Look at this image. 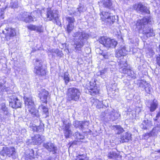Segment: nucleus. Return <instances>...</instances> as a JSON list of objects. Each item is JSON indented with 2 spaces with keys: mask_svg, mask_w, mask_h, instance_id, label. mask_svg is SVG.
I'll use <instances>...</instances> for the list:
<instances>
[{
  "mask_svg": "<svg viewBox=\"0 0 160 160\" xmlns=\"http://www.w3.org/2000/svg\"><path fill=\"white\" fill-rule=\"evenodd\" d=\"M98 3L100 7L109 9L111 8L112 5L111 0H100Z\"/></svg>",
  "mask_w": 160,
  "mask_h": 160,
  "instance_id": "nucleus-16",
  "label": "nucleus"
},
{
  "mask_svg": "<svg viewBox=\"0 0 160 160\" xmlns=\"http://www.w3.org/2000/svg\"><path fill=\"white\" fill-rule=\"evenodd\" d=\"M99 42L107 48H115L117 42L114 39H111L107 37H102L99 39Z\"/></svg>",
  "mask_w": 160,
  "mask_h": 160,
  "instance_id": "nucleus-4",
  "label": "nucleus"
},
{
  "mask_svg": "<svg viewBox=\"0 0 160 160\" xmlns=\"http://www.w3.org/2000/svg\"><path fill=\"white\" fill-rule=\"evenodd\" d=\"M154 125L155 127L150 132L151 137L157 136L158 132L160 131V124H158L157 122H155Z\"/></svg>",
  "mask_w": 160,
  "mask_h": 160,
  "instance_id": "nucleus-20",
  "label": "nucleus"
},
{
  "mask_svg": "<svg viewBox=\"0 0 160 160\" xmlns=\"http://www.w3.org/2000/svg\"><path fill=\"white\" fill-rule=\"evenodd\" d=\"M159 51H160V45L159 46Z\"/></svg>",
  "mask_w": 160,
  "mask_h": 160,
  "instance_id": "nucleus-60",
  "label": "nucleus"
},
{
  "mask_svg": "<svg viewBox=\"0 0 160 160\" xmlns=\"http://www.w3.org/2000/svg\"><path fill=\"white\" fill-rule=\"evenodd\" d=\"M52 52L54 53H56L58 56L61 57L63 55V54L62 53V51H60L58 49H56L52 50Z\"/></svg>",
  "mask_w": 160,
  "mask_h": 160,
  "instance_id": "nucleus-40",
  "label": "nucleus"
},
{
  "mask_svg": "<svg viewBox=\"0 0 160 160\" xmlns=\"http://www.w3.org/2000/svg\"><path fill=\"white\" fill-rule=\"evenodd\" d=\"M36 66L34 69L33 72L37 75L39 76L45 75L46 71L42 67V62L40 60L37 59Z\"/></svg>",
  "mask_w": 160,
  "mask_h": 160,
  "instance_id": "nucleus-5",
  "label": "nucleus"
},
{
  "mask_svg": "<svg viewBox=\"0 0 160 160\" xmlns=\"http://www.w3.org/2000/svg\"><path fill=\"white\" fill-rule=\"evenodd\" d=\"M62 122L64 125L65 126H66L67 125H68V126H71V123H69L68 122H67V120L66 119H63L62 120Z\"/></svg>",
  "mask_w": 160,
  "mask_h": 160,
  "instance_id": "nucleus-52",
  "label": "nucleus"
},
{
  "mask_svg": "<svg viewBox=\"0 0 160 160\" xmlns=\"http://www.w3.org/2000/svg\"><path fill=\"white\" fill-rule=\"evenodd\" d=\"M127 52L126 47L124 46H121L116 50V56L119 58L122 56H125Z\"/></svg>",
  "mask_w": 160,
  "mask_h": 160,
  "instance_id": "nucleus-15",
  "label": "nucleus"
},
{
  "mask_svg": "<svg viewBox=\"0 0 160 160\" xmlns=\"http://www.w3.org/2000/svg\"><path fill=\"white\" fill-rule=\"evenodd\" d=\"M7 108L5 104L4 103H2L0 104V109L2 110H6Z\"/></svg>",
  "mask_w": 160,
  "mask_h": 160,
  "instance_id": "nucleus-51",
  "label": "nucleus"
},
{
  "mask_svg": "<svg viewBox=\"0 0 160 160\" xmlns=\"http://www.w3.org/2000/svg\"><path fill=\"white\" fill-rule=\"evenodd\" d=\"M1 154L3 156H8L14 159L17 157L15 149L13 147L6 148L2 150L1 152Z\"/></svg>",
  "mask_w": 160,
  "mask_h": 160,
  "instance_id": "nucleus-6",
  "label": "nucleus"
},
{
  "mask_svg": "<svg viewBox=\"0 0 160 160\" xmlns=\"http://www.w3.org/2000/svg\"><path fill=\"white\" fill-rule=\"evenodd\" d=\"M160 117V111L158 112V113L157 115L156 116V118L154 119V120L155 122H157V121L158 119V118L159 117Z\"/></svg>",
  "mask_w": 160,
  "mask_h": 160,
  "instance_id": "nucleus-56",
  "label": "nucleus"
},
{
  "mask_svg": "<svg viewBox=\"0 0 160 160\" xmlns=\"http://www.w3.org/2000/svg\"><path fill=\"white\" fill-rule=\"evenodd\" d=\"M127 74L128 76L130 77L133 79L135 78H136L135 74L134 72L130 68L129 69L128 72Z\"/></svg>",
  "mask_w": 160,
  "mask_h": 160,
  "instance_id": "nucleus-42",
  "label": "nucleus"
},
{
  "mask_svg": "<svg viewBox=\"0 0 160 160\" xmlns=\"http://www.w3.org/2000/svg\"><path fill=\"white\" fill-rule=\"evenodd\" d=\"M149 23V19L144 18L141 20L137 21L136 26L138 29L143 28L142 33L146 35L147 37L152 36L154 35L153 30L151 28L148 27H145L147 24Z\"/></svg>",
  "mask_w": 160,
  "mask_h": 160,
  "instance_id": "nucleus-2",
  "label": "nucleus"
},
{
  "mask_svg": "<svg viewBox=\"0 0 160 160\" xmlns=\"http://www.w3.org/2000/svg\"><path fill=\"white\" fill-rule=\"evenodd\" d=\"M104 73V71H101L100 72H99L98 73V75H102Z\"/></svg>",
  "mask_w": 160,
  "mask_h": 160,
  "instance_id": "nucleus-58",
  "label": "nucleus"
},
{
  "mask_svg": "<svg viewBox=\"0 0 160 160\" xmlns=\"http://www.w3.org/2000/svg\"><path fill=\"white\" fill-rule=\"evenodd\" d=\"M157 63L160 66V54H158L156 57Z\"/></svg>",
  "mask_w": 160,
  "mask_h": 160,
  "instance_id": "nucleus-53",
  "label": "nucleus"
},
{
  "mask_svg": "<svg viewBox=\"0 0 160 160\" xmlns=\"http://www.w3.org/2000/svg\"><path fill=\"white\" fill-rule=\"evenodd\" d=\"M112 128L113 129H116L117 131L118 134H120L124 131L123 128L121 126L119 125H114L112 126Z\"/></svg>",
  "mask_w": 160,
  "mask_h": 160,
  "instance_id": "nucleus-31",
  "label": "nucleus"
},
{
  "mask_svg": "<svg viewBox=\"0 0 160 160\" xmlns=\"http://www.w3.org/2000/svg\"><path fill=\"white\" fill-rule=\"evenodd\" d=\"M146 52L147 56L148 58L152 57L155 53L154 51L152 48H148Z\"/></svg>",
  "mask_w": 160,
  "mask_h": 160,
  "instance_id": "nucleus-30",
  "label": "nucleus"
},
{
  "mask_svg": "<svg viewBox=\"0 0 160 160\" xmlns=\"http://www.w3.org/2000/svg\"><path fill=\"white\" fill-rule=\"evenodd\" d=\"M143 138L145 139H147L149 137H151L150 133H146L142 136Z\"/></svg>",
  "mask_w": 160,
  "mask_h": 160,
  "instance_id": "nucleus-49",
  "label": "nucleus"
},
{
  "mask_svg": "<svg viewBox=\"0 0 160 160\" xmlns=\"http://www.w3.org/2000/svg\"><path fill=\"white\" fill-rule=\"evenodd\" d=\"M72 36L74 38L73 46L76 52L81 50L89 37L84 31H79L74 32Z\"/></svg>",
  "mask_w": 160,
  "mask_h": 160,
  "instance_id": "nucleus-1",
  "label": "nucleus"
},
{
  "mask_svg": "<svg viewBox=\"0 0 160 160\" xmlns=\"http://www.w3.org/2000/svg\"><path fill=\"white\" fill-rule=\"evenodd\" d=\"M66 20L68 22V24L74 25V22H75L74 18L72 17H66Z\"/></svg>",
  "mask_w": 160,
  "mask_h": 160,
  "instance_id": "nucleus-32",
  "label": "nucleus"
},
{
  "mask_svg": "<svg viewBox=\"0 0 160 160\" xmlns=\"http://www.w3.org/2000/svg\"><path fill=\"white\" fill-rule=\"evenodd\" d=\"M86 156L85 155L82 154L78 155L76 156L75 160H85Z\"/></svg>",
  "mask_w": 160,
  "mask_h": 160,
  "instance_id": "nucleus-43",
  "label": "nucleus"
},
{
  "mask_svg": "<svg viewBox=\"0 0 160 160\" xmlns=\"http://www.w3.org/2000/svg\"><path fill=\"white\" fill-rule=\"evenodd\" d=\"M74 25L67 24V26L66 31L68 33H70L73 30Z\"/></svg>",
  "mask_w": 160,
  "mask_h": 160,
  "instance_id": "nucleus-37",
  "label": "nucleus"
},
{
  "mask_svg": "<svg viewBox=\"0 0 160 160\" xmlns=\"http://www.w3.org/2000/svg\"><path fill=\"white\" fill-rule=\"evenodd\" d=\"M43 147L48 151L51 152L53 154L57 153V148L55 144L51 142H47L43 144Z\"/></svg>",
  "mask_w": 160,
  "mask_h": 160,
  "instance_id": "nucleus-8",
  "label": "nucleus"
},
{
  "mask_svg": "<svg viewBox=\"0 0 160 160\" xmlns=\"http://www.w3.org/2000/svg\"><path fill=\"white\" fill-rule=\"evenodd\" d=\"M118 154L115 151H112L108 153V157L110 159H114L117 158Z\"/></svg>",
  "mask_w": 160,
  "mask_h": 160,
  "instance_id": "nucleus-25",
  "label": "nucleus"
},
{
  "mask_svg": "<svg viewBox=\"0 0 160 160\" xmlns=\"http://www.w3.org/2000/svg\"><path fill=\"white\" fill-rule=\"evenodd\" d=\"M120 64L121 67H127V66H128V64L127 63V61L126 60L124 61L121 60L120 62Z\"/></svg>",
  "mask_w": 160,
  "mask_h": 160,
  "instance_id": "nucleus-47",
  "label": "nucleus"
},
{
  "mask_svg": "<svg viewBox=\"0 0 160 160\" xmlns=\"http://www.w3.org/2000/svg\"><path fill=\"white\" fill-rule=\"evenodd\" d=\"M73 14L76 16H80V13L78 11V9L73 8L72 10V12L70 14Z\"/></svg>",
  "mask_w": 160,
  "mask_h": 160,
  "instance_id": "nucleus-39",
  "label": "nucleus"
},
{
  "mask_svg": "<svg viewBox=\"0 0 160 160\" xmlns=\"http://www.w3.org/2000/svg\"><path fill=\"white\" fill-rule=\"evenodd\" d=\"M45 139L44 136L37 134L32 138V143L34 145H40Z\"/></svg>",
  "mask_w": 160,
  "mask_h": 160,
  "instance_id": "nucleus-14",
  "label": "nucleus"
},
{
  "mask_svg": "<svg viewBox=\"0 0 160 160\" xmlns=\"http://www.w3.org/2000/svg\"><path fill=\"white\" fill-rule=\"evenodd\" d=\"M91 102L93 103V104L96 105L97 104L98 105L97 106V108L98 109H100L101 108H103V105H99L98 104L99 101L97 99L94 98H91Z\"/></svg>",
  "mask_w": 160,
  "mask_h": 160,
  "instance_id": "nucleus-26",
  "label": "nucleus"
},
{
  "mask_svg": "<svg viewBox=\"0 0 160 160\" xmlns=\"http://www.w3.org/2000/svg\"><path fill=\"white\" fill-rule=\"evenodd\" d=\"M36 111H34V112H32L31 114L33 116H36V117H38V115ZM37 111L38 112V111Z\"/></svg>",
  "mask_w": 160,
  "mask_h": 160,
  "instance_id": "nucleus-55",
  "label": "nucleus"
},
{
  "mask_svg": "<svg viewBox=\"0 0 160 160\" xmlns=\"http://www.w3.org/2000/svg\"><path fill=\"white\" fill-rule=\"evenodd\" d=\"M73 136L77 140L82 139L84 138V135L82 133H80L78 132H76L74 134Z\"/></svg>",
  "mask_w": 160,
  "mask_h": 160,
  "instance_id": "nucleus-28",
  "label": "nucleus"
},
{
  "mask_svg": "<svg viewBox=\"0 0 160 160\" xmlns=\"http://www.w3.org/2000/svg\"><path fill=\"white\" fill-rule=\"evenodd\" d=\"M4 86L2 83L0 82V91H3L4 90Z\"/></svg>",
  "mask_w": 160,
  "mask_h": 160,
  "instance_id": "nucleus-57",
  "label": "nucleus"
},
{
  "mask_svg": "<svg viewBox=\"0 0 160 160\" xmlns=\"http://www.w3.org/2000/svg\"><path fill=\"white\" fill-rule=\"evenodd\" d=\"M24 100L25 104V107L29 110L33 109L34 110L35 109V105L34 104V102L32 100V98L30 97H27L26 96L24 97Z\"/></svg>",
  "mask_w": 160,
  "mask_h": 160,
  "instance_id": "nucleus-11",
  "label": "nucleus"
},
{
  "mask_svg": "<svg viewBox=\"0 0 160 160\" xmlns=\"http://www.w3.org/2000/svg\"><path fill=\"white\" fill-rule=\"evenodd\" d=\"M34 12H36H36H36V11H34Z\"/></svg>",
  "mask_w": 160,
  "mask_h": 160,
  "instance_id": "nucleus-62",
  "label": "nucleus"
},
{
  "mask_svg": "<svg viewBox=\"0 0 160 160\" xmlns=\"http://www.w3.org/2000/svg\"><path fill=\"white\" fill-rule=\"evenodd\" d=\"M51 158L50 157H49L48 159L47 160H51Z\"/></svg>",
  "mask_w": 160,
  "mask_h": 160,
  "instance_id": "nucleus-59",
  "label": "nucleus"
},
{
  "mask_svg": "<svg viewBox=\"0 0 160 160\" xmlns=\"http://www.w3.org/2000/svg\"><path fill=\"white\" fill-rule=\"evenodd\" d=\"M112 14L108 12H102L100 13L101 16V19L103 21H105L106 20L111 16Z\"/></svg>",
  "mask_w": 160,
  "mask_h": 160,
  "instance_id": "nucleus-23",
  "label": "nucleus"
},
{
  "mask_svg": "<svg viewBox=\"0 0 160 160\" xmlns=\"http://www.w3.org/2000/svg\"><path fill=\"white\" fill-rule=\"evenodd\" d=\"M69 74L67 72L64 73L63 76V79L64 80L65 83L67 85L70 81V78L69 76Z\"/></svg>",
  "mask_w": 160,
  "mask_h": 160,
  "instance_id": "nucleus-34",
  "label": "nucleus"
},
{
  "mask_svg": "<svg viewBox=\"0 0 160 160\" xmlns=\"http://www.w3.org/2000/svg\"><path fill=\"white\" fill-rule=\"evenodd\" d=\"M99 92L98 90L94 88H91L89 91L90 94L92 96H95L96 94H98Z\"/></svg>",
  "mask_w": 160,
  "mask_h": 160,
  "instance_id": "nucleus-38",
  "label": "nucleus"
},
{
  "mask_svg": "<svg viewBox=\"0 0 160 160\" xmlns=\"http://www.w3.org/2000/svg\"><path fill=\"white\" fill-rule=\"evenodd\" d=\"M2 33L5 35V38L7 39H9L10 37H13L16 34L15 29L12 28H6Z\"/></svg>",
  "mask_w": 160,
  "mask_h": 160,
  "instance_id": "nucleus-12",
  "label": "nucleus"
},
{
  "mask_svg": "<svg viewBox=\"0 0 160 160\" xmlns=\"http://www.w3.org/2000/svg\"><path fill=\"white\" fill-rule=\"evenodd\" d=\"M101 54L102 55L105 59H108V58L109 53L108 52H102V53H101Z\"/></svg>",
  "mask_w": 160,
  "mask_h": 160,
  "instance_id": "nucleus-50",
  "label": "nucleus"
},
{
  "mask_svg": "<svg viewBox=\"0 0 160 160\" xmlns=\"http://www.w3.org/2000/svg\"><path fill=\"white\" fill-rule=\"evenodd\" d=\"M115 16L112 15L111 16L107 18L105 22L107 25H111L115 22Z\"/></svg>",
  "mask_w": 160,
  "mask_h": 160,
  "instance_id": "nucleus-24",
  "label": "nucleus"
},
{
  "mask_svg": "<svg viewBox=\"0 0 160 160\" xmlns=\"http://www.w3.org/2000/svg\"><path fill=\"white\" fill-rule=\"evenodd\" d=\"M28 29H30L31 30H38V27L36 26L35 25H30L28 26Z\"/></svg>",
  "mask_w": 160,
  "mask_h": 160,
  "instance_id": "nucleus-45",
  "label": "nucleus"
},
{
  "mask_svg": "<svg viewBox=\"0 0 160 160\" xmlns=\"http://www.w3.org/2000/svg\"><path fill=\"white\" fill-rule=\"evenodd\" d=\"M28 12H21L18 16V19L24 21Z\"/></svg>",
  "mask_w": 160,
  "mask_h": 160,
  "instance_id": "nucleus-27",
  "label": "nucleus"
},
{
  "mask_svg": "<svg viewBox=\"0 0 160 160\" xmlns=\"http://www.w3.org/2000/svg\"><path fill=\"white\" fill-rule=\"evenodd\" d=\"M38 109L40 110H44V109H48V108L47 107H46V106H43L42 105H41V106H39L38 107Z\"/></svg>",
  "mask_w": 160,
  "mask_h": 160,
  "instance_id": "nucleus-54",
  "label": "nucleus"
},
{
  "mask_svg": "<svg viewBox=\"0 0 160 160\" xmlns=\"http://www.w3.org/2000/svg\"><path fill=\"white\" fill-rule=\"evenodd\" d=\"M78 11L81 13V12H84L86 10L85 7L82 5L80 4L78 6V7L77 8Z\"/></svg>",
  "mask_w": 160,
  "mask_h": 160,
  "instance_id": "nucleus-44",
  "label": "nucleus"
},
{
  "mask_svg": "<svg viewBox=\"0 0 160 160\" xmlns=\"http://www.w3.org/2000/svg\"><path fill=\"white\" fill-rule=\"evenodd\" d=\"M47 18L49 20L51 21L54 19V23H55L58 25L61 24L60 22L58 20V14L57 11L48 9L47 11Z\"/></svg>",
  "mask_w": 160,
  "mask_h": 160,
  "instance_id": "nucleus-7",
  "label": "nucleus"
},
{
  "mask_svg": "<svg viewBox=\"0 0 160 160\" xmlns=\"http://www.w3.org/2000/svg\"><path fill=\"white\" fill-rule=\"evenodd\" d=\"M74 126L76 128H78L81 129V127L80 126V121H74L73 122Z\"/></svg>",
  "mask_w": 160,
  "mask_h": 160,
  "instance_id": "nucleus-48",
  "label": "nucleus"
},
{
  "mask_svg": "<svg viewBox=\"0 0 160 160\" xmlns=\"http://www.w3.org/2000/svg\"><path fill=\"white\" fill-rule=\"evenodd\" d=\"M34 17H32L30 14L28 12L24 22L26 23H30L34 21Z\"/></svg>",
  "mask_w": 160,
  "mask_h": 160,
  "instance_id": "nucleus-29",
  "label": "nucleus"
},
{
  "mask_svg": "<svg viewBox=\"0 0 160 160\" xmlns=\"http://www.w3.org/2000/svg\"><path fill=\"white\" fill-rule=\"evenodd\" d=\"M158 152L159 153H160V149L158 151Z\"/></svg>",
  "mask_w": 160,
  "mask_h": 160,
  "instance_id": "nucleus-61",
  "label": "nucleus"
},
{
  "mask_svg": "<svg viewBox=\"0 0 160 160\" xmlns=\"http://www.w3.org/2000/svg\"><path fill=\"white\" fill-rule=\"evenodd\" d=\"M10 98L11 101H10V106L12 108L16 109L21 107V103L16 96L15 95L11 96Z\"/></svg>",
  "mask_w": 160,
  "mask_h": 160,
  "instance_id": "nucleus-10",
  "label": "nucleus"
},
{
  "mask_svg": "<svg viewBox=\"0 0 160 160\" xmlns=\"http://www.w3.org/2000/svg\"><path fill=\"white\" fill-rule=\"evenodd\" d=\"M129 68L128 67V66L127 67H122L119 70L120 72L127 74L128 72Z\"/></svg>",
  "mask_w": 160,
  "mask_h": 160,
  "instance_id": "nucleus-35",
  "label": "nucleus"
},
{
  "mask_svg": "<svg viewBox=\"0 0 160 160\" xmlns=\"http://www.w3.org/2000/svg\"><path fill=\"white\" fill-rule=\"evenodd\" d=\"M158 105V103L157 101L154 99L151 104L150 110H155L156 109Z\"/></svg>",
  "mask_w": 160,
  "mask_h": 160,
  "instance_id": "nucleus-33",
  "label": "nucleus"
},
{
  "mask_svg": "<svg viewBox=\"0 0 160 160\" xmlns=\"http://www.w3.org/2000/svg\"><path fill=\"white\" fill-rule=\"evenodd\" d=\"M120 142L122 143L128 142L131 140V134L127 132L120 136Z\"/></svg>",
  "mask_w": 160,
  "mask_h": 160,
  "instance_id": "nucleus-17",
  "label": "nucleus"
},
{
  "mask_svg": "<svg viewBox=\"0 0 160 160\" xmlns=\"http://www.w3.org/2000/svg\"><path fill=\"white\" fill-rule=\"evenodd\" d=\"M29 126L32 128L33 132H42L44 131V126L40 125L37 127L34 124H33L31 123H30Z\"/></svg>",
  "mask_w": 160,
  "mask_h": 160,
  "instance_id": "nucleus-21",
  "label": "nucleus"
},
{
  "mask_svg": "<svg viewBox=\"0 0 160 160\" xmlns=\"http://www.w3.org/2000/svg\"><path fill=\"white\" fill-rule=\"evenodd\" d=\"M48 94V92L44 89L39 94V97L42 102L46 103H47V97Z\"/></svg>",
  "mask_w": 160,
  "mask_h": 160,
  "instance_id": "nucleus-18",
  "label": "nucleus"
},
{
  "mask_svg": "<svg viewBox=\"0 0 160 160\" xmlns=\"http://www.w3.org/2000/svg\"><path fill=\"white\" fill-rule=\"evenodd\" d=\"M148 126V121L145 120L140 125L141 127L144 129H147Z\"/></svg>",
  "mask_w": 160,
  "mask_h": 160,
  "instance_id": "nucleus-41",
  "label": "nucleus"
},
{
  "mask_svg": "<svg viewBox=\"0 0 160 160\" xmlns=\"http://www.w3.org/2000/svg\"><path fill=\"white\" fill-rule=\"evenodd\" d=\"M81 94L80 90L75 88H69L67 93V100L68 101L72 100L75 101H78Z\"/></svg>",
  "mask_w": 160,
  "mask_h": 160,
  "instance_id": "nucleus-3",
  "label": "nucleus"
},
{
  "mask_svg": "<svg viewBox=\"0 0 160 160\" xmlns=\"http://www.w3.org/2000/svg\"><path fill=\"white\" fill-rule=\"evenodd\" d=\"M133 8L137 12H144L149 13L150 11L148 9L147 7L141 3L137 4H135L133 5Z\"/></svg>",
  "mask_w": 160,
  "mask_h": 160,
  "instance_id": "nucleus-9",
  "label": "nucleus"
},
{
  "mask_svg": "<svg viewBox=\"0 0 160 160\" xmlns=\"http://www.w3.org/2000/svg\"><path fill=\"white\" fill-rule=\"evenodd\" d=\"M34 151L32 149L28 150L25 153V159L26 160H33L35 158Z\"/></svg>",
  "mask_w": 160,
  "mask_h": 160,
  "instance_id": "nucleus-19",
  "label": "nucleus"
},
{
  "mask_svg": "<svg viewBox=\"0 0 160 160\" xmlns=\"http://www.w3.org/2000/svg\"><path fill=\"white\" fill-rule=\"evenodd\" d=\"M4 8L0 9V19H3L4 18Z\"/></svg>",
  "mask_w": 160,
  "mask_h": 160,
  "instance_id": "nucleus-46",
  "label": "nucleus"
},
{
  "mask_svg": "<svg viewBox=\"0 0 160 160\" xmlns=\"http://www.w3.org/2000/svg\"><path fill=\"white\" fill-rule=\"evenodd\" d=\"M70 127V126L67 125L64 126V128H63L64 135L66 138H69L72 134Z\"/></svg>",
  "mask_w": 160,
  "mask_h": 160,
  "instance_id": "nucleus-22",
  "label": "nucleus"
},
{
  "mask_svg": "<svg viewBox=\"0 0 160 160\" xmlns=\"http://www.w3.org/2000/svg\"><path fill=\"white\" fill-rule=\"evenodd\" d=\"M89 124V121H80V126L81 129H83L86 126H88Z\"/></svg>",
  "mask_w": 160,
  "mask_h": 160,
  "instance_id": "nucleus-36",
  "label": "nucleus"
},
{
  "mask_svg": "<svg viewBox=\"0 0 160 160\" xmlns=\"http://www.w3.org/2000/svg\"><path fill=\"white\" fill-rule=\"evenodd\" d=\"M139 87L143 90H145L148 94H150L151 92V88L150 84L146 81L141 80L139 84Z\"/></svg>",
  "mask_w": 160,
  "mask_h": 160,
  "instance_id": "nucleus-13",
  "label": "nucleus"
}]
</instances>
